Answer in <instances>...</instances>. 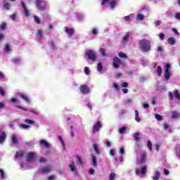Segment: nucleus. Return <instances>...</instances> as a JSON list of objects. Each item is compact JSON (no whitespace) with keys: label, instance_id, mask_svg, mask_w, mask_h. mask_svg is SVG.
<instances>
[{"label":"nucleus","instance_id":"33","mask_svg":"<svg viewBox=\"0 0 180 180\" xmlns=\"http://www.w3.org/2000/svg\"><path fill=\"white\" fill-rule=\"evenodd\" d=\"M135 120L138 122V123L141 122V119H140V117H139V111L137 110H135Z\"/></svg>","mask_w":180,"mask_h":180},{"label":"nucleus","instance_id":"57","mask_svg":"<svg viewBox=\"0 0 180 180\" xmlns=\"http://www.w3.org/2000/svg\"><path fill=\"white\" fill-rule=\"evenodd\" d=\"M20 167H21V169H27V165L23 164V163H21L20 164Z\"/></svg>","mask_w":180,"mask_h":180},{"label":"nucleus","instance_id":"21","mask_svg":"<svg viewBox=\"0 0 180 180\" xmlns=\"http://www.w3.org/2000/svg\"><path fill=\"white\" fill-rule=\"evenodd\" d=\"M69 168L72 172L77 173V167H75V162H72L70 165H69Z\"/></svg>","mask_w":180,"mask_h":180},{"label":"nucleus","instance_id":"14","mask_svg":"<svg viewBox=\"0 0 180 180\" xmlns=\"http://www.w3.org/2000/svg\"><path fill=\"white\" fill-rule=\"evenodd\" d=\"M65 30L68 37H71L74 34V28L65 27Z\"/></svg>","mask_w":180,"mask_h":180},{"label":"nucleus","instance_id":"10","mask_svg":"<svg viewBox=\"0 0 180 180\" xmlns=\"http://www.w3.org/2000/svg\"><path fill=\"white\" fill-rule=\"evenodd\" d=\"M80 91L83 94V95H88V94L91 92V89L86 85H83L80 86Z\"/></svg>","mask_w":180,"mask_h":180},{"label":"nucleus","instance_id":"62","mask_svg":"<svg viewBox=\"0 0 180 180\" xmlns=\"http://www.w3.org/2000/svg\"><path fill=\"white\" fill-rule=\"evenodd\" d=\"M21 127L22 128V129H29L30 127V126H29V125H26V124H21Z\"/></svg>","mask_w":180,"mask_h":180},{"label":"nucleus","instance_id":"28","mask_svg":"<svg viewBox=\"0 0 180 180\" xmlns=\"http://www.w3.org/2000/svg\"><path fill=\"white\" fill-rule=\"evenodd\" d=\"M91 32L93 36H98L99 34V30L96 27H94Z\"/></svg>","mask_w":180,"mask_h":180},{"label":"nucleus","instance_id":"6","mask_svg":"<svg viewBox=\"0 0 180 180\" xmlns=\"http://www.w3.org/2000/svg\"><path fill=\"white\" fill-rule=\"evenodd\" d=\"M86 56L88 57L89 60L96 61V52L92 50H88L86 51Z\"/></svg>","mask_w":180,"mask_h":180},{"label":"nucleus","instance_id":"18","mask_svg":"<svg viewBox=\"0 0 180 180\" xmlns=\"http://www.w3.org/2000/svg\"><path fill=\"white\" fill-rule=\"evenodd\" d=\"M6 140V133L1 132L0 134V144H4Z\"/></svg>","mask_w":180,"mask_h":180},{"label":"nucleus","instance_id":"32","mask_svg":"<svg viewBox=\"0 0 180 180\" xmlns=\"http://www.w3.org/2000/svg\"><path fill=\"white\" fill-rule=\"evenodd\" d=\"M179 114L178 112L176 111H173L172 114V119H178V117H179Z\"/></svg>","mask_w":180,"mask_h":180},{"label":"nucleus","instance_id":"9","mask_svg":"<svg viewBox=\"0 0 180 180\" xmlns=\"http://www.w3.org/2000/svg\"><path fill=\"white\" fill-rule=\"evenodd\" d=\"M146 157H147L146 152H141L139 156L137 158L138 164H143V162H146Z\"/></svg>","mask_w":180,"mask_h":180},{"label":"nucleus","instance_id":"42","mask_svg":"<svg viewBox=\"0 0 180 180\" xmlns=\"http://www.w3.org/2000/svg\"><path fill=\"white\" fill-rule=\"evenodd\" d=\"M118 56L120 58H127V55H126V53H124L123 52H119Z\"/></svg>","mask_w":180,"mask_h":180},{"label":"nucleus","instance_id":"41","mask_svg":"<svg viewBox=\"0 0 180 180\" xmlns=\"http://www.w3.org/2000/svg\"><path fill=\"white\" fill-rule=\"evenodd\" d=\"M21 60L19 58H14L12 59V63H14V64H19L20 63Z\"/></svg>","mask_w":180,"mask_h":180},{"label":"nucleus","instance_id":"56","mask_svg":"<svg viewBox=\"0 0 180 180\" xmlns=\"http://www.w3.org/2000/svg\"><path fill=\"white\" fill-rule=\"evenodd\" d=\"M5 27H6V23L3 22V23L0 25V30H4Z\"/></svg>","mask_w":180,"mask_h":180},{"label":"nucleus","instance_id":"12","mask_svg":"<svg viewBox=\"0 0 180 180\" xmlns=\"http://www.w3.org/2000/svg\"><path fill=\"white\" fill-rule=\"evenodd\" d=\"M34 160H36V153L33 152H30L29 153H27V161H28V162H32L34 161Z\"/></svg>","mask_w":180,"mask_h":180},{"label":"nucleus","instance_id":"22","mask_svg":"<svg viewBox=\"0 0 180 180\" xmlns=\"http://www.w3.org/2000/svg\"><path fill=\"white\" fill-rule=\"evenodd\" d=\"M18 95L20 96V98H22L23 101H25V102H29V97L26 94L18 93Z\"/></svg>","mask_w":180,"mask_h":180},{"label":"nucleus","instance_id":"27","mask_svg":"<svg viewBox=\"0 0 180 180\" xmlns=\"http://www.w3.org/2000/svg\"><path fill=\"white\" fill-rule=\"evenodd\" d=\"M97 71L102 74V71H103V65L102 63H98L97 65Z\"/></svg>","mask_w":180,"mask_h":180},{"label":"nucleus","instance_id":"50","mask_svg":"<svg viewBox=\"0 0 180 180\" xmlns=\"http://www.w3.org/2000/svg\"><path fill=\"white\" fill-rule=\"evenodd\" d=\"M125 131H126V127H125L120 128L119 132L120 133V134H124Z\"/></svg>","mask_w":180,"mask_h":180},{"label":"nucleus","instance_id":"37","mask_svg":"<svg viewBox=\"0 0 180 180\" xmlns=\"http://www.w3.org/2000/svg\"><path fill=\"white\" fill-rule=\"evenodd\" d=\"M99 52L101 53V56H103V57H106V50L105 49H103V48H101L100 49H99Z\"/></svg>","mask_w":180,"mask_h":180},{"label":"nucleus","instance_id":"1","mask_svg":"<svg viewBox=\"0 0 180 180\" xmlns=\"http://www.w3.org/2000/svg\"><path fill=\"white\" fill-rule=\"evenodd\" d=\"M139 49L143 53H148L151 50V42L148 39L139 41Z\"/></svg>","mask_w":180,"mask_h":180},{"label":"nucleus","instance_id":"51","mask_svg":"<svg viewBox=\"0 0 180 180\" xmlns=\"http://www.w3.org/2000/svg\"><path fill=\"white\" fill-rule=\"evenodd\" d=\"M112 88H114L115 91H119V85H117L116 82L112 83Z\"/></svg>","mask_w":180,"mask_h":180},{"label":"nucleus","instance_id":"8","mask_svg":"<svg viewBox=\"0 0 180 180\" xmlns=\"http://www.w3.org/2000/svg\"><path fill=\"white\" fill-rule=\"evenodd\" d=\"M51 171H53V167L50 165L44 166L38 170L40 174H49V172H51Z\"/></svg>","mask_w":180,"mask_h":180},{"label":"nucleus","instance_id":"17","mask_svg":"<svg viewBox=\"0 0 180 180\" xmlns=\"http://www.w3.org/2000/svg\"><path fill=\"white\" fill-rule=\"evenodd\" d=\"M11 141L14 146H17L19 143V140L18 139V136L16 134H13L11 136Z\"/></svg>","mask_w":180,"mask_h":180},{"label":"nucleus","instance_id":"4","mask_svg":"<svg viewBox=\"0 0 180 180\" xmlns=\"http://www.w3.org/2000/svg\"><path fill=\"white\" fill-rule=\"evenodd\" d=\"M103 127V125H102V122L101 121H97L92 127V134L93 136H95L96 133H99L101 131V129Z\"/></svg>","mask_w":180,"mask_h":180},{"label":"nucleus","instance_id":"54","mask_svg":"<svg viewBox=\"0 0 180 180\" xmlns=\"http://www.w3.org/2000/svg\"><path fill=\"white\" fill-rule=\"evenodd\" d=\"M74 129V127L72 125L70 126V134L71 137H75V135L74 134V131L72 130Z\"/></svg>","mask_w":180,"mask_h":180},{"label":"nucleus","instance_id":"48","mask_svg":"<svg viewBox=\"0 0 180 180\" xmlns=\"http://www.w3.org/2000/svg\"><path fill=\"white\" fill-rule=\"evenodd\" d=\"M25 123H27V124H34V122L32 120H25Z\"/></svg>","mask_w":180,"mask_h":180},{"label":"nucleus","instance_id":"29","mask_svg":"<svg viewBox=\"0 0 180 180\" xmlns=\"http://www.w3.org/2000/svg\"><path fill=\"white\" fill-rule=\"evenodd\" d=\"M129 37H130V35L129 34V33H127L122 39V44H126V43H127V41H129Z\"/></svg>","mask_w":180,"mask_h":180},{"label":"nucleus","instance_id":"44","mask_svg":"<svg viewBox=\"0 0 180 180\" xmlns=\"http://www.w3.org/2000/svg\"><path fill=\"white\" fill-rule=\"evenodd\" d=\"M155 117L156 119V120L160 122L161 120H162V116L160 114H155Z\"/></svg>","mask_w":180,"mask_h":180},{"label":"nucleus","instance_id":"20","mask_svg":"<svg viewBox=\"0 0 180 180\" xmlns=\"http://www.w3.org/2000/svg\"><path fill=\"white\" fill-rule=\"evenodd\" d=\"M93 148H94V150L95 151V153L97 155H99V154H101V150H99V144L98 143H94L93 145Z\"/></svg>","mask_w":180,"mask_h":180},{"label":"nucleus","instance_id":"34","mask_svg":"<svg viewBox=\"0 0 180 180\" xmlns=\"http://www.w3.org/2000/svg\"><path fill=\"white\" fill-rule=\"evenodd\" d=\"M156 72L159 77H161V75H162V69L161 68V66H158L157 68Z\"/></svg>","mask_w":180,"mask_h":180},{"label":"nucleus","instance_id":"40","mask_svg":"<svg viewBox=\"0 0 180 180\" xmlns=\"http://www.w3.org/2000/svg\"><path fill=\"white\" fill-rule=\"evenodd\" d=\"M144 15L139 13L136 17V20H144Z\"/></svg>","mask_w":180,"mask_h":180},{"label":"nucleus","instance_id":"7","mask_svg":"<svg viewBox=\"0 0 180 180\" xmlns=\"http://www.w3.org/2000/svg\"><path fill=\"white\" fill-rule=\"evenodd\" d=\"M46 1L44 0H37L36 6L39 9V11H46Z\"/></svg>","mask_w":180,"mask_h":180},{"label":"nucleus","instance_id":"46","mask_svg":"<svg viewBox=\"0 0 180 180\" xmlns=\"http://www.w3.org/2000/svg\"><path fill=\"white\" fill-rule=\"evenodd\" d=\"M160 175H161L160 172H156L155 176H153V179L158 180L160 179Z\"/></svg>","mask_w":180,"mask_h":180},{"label":"nucleus","instance_id":"31","mask_svg":"<svg viewBox=\"0 0 180 180\" xmlns=\"http://www.w3.org/2000/svg\"><path fill=\"white\" fill-rule=\"evenodd\" d=\"M91 165H93V167H96V165H98V162H96V156L95 155H92Z\"/></svg>","mask_w":180,"mask_h":180},{"label":"nucleus","instance_id":"15","mask_svg":"<svg viewBox=\"0 0 180 180\" xmlns=\"http://www.w3.org/2000/svg\"><path fill=\"white\" fill-rule=\"evenodd\" d=\"M37 40H38V41L43 40V31L41 30H37Z\"/></svg>","mask_w":180,"mask_h":180},{"label":"nucleus","instance_id":"19","mask_svg":"<svg viewBox=\"0 0 180 180\" xmlns=\"http://www.w3.org/2000/svg\"><path fill=\"white\" fill-rule=\"evenodd\" d=\"M21 5H22V7L23 8L24 11H25V16H30V11H29L27 9V8H26V4H25V2L22 1L21 2Z\"/></svg>","mask_w":180,"mask_h":180},{"label":"nucleus","instance_id":"25","mask_svg":"<svg viewBox=\"0 0 180 180\" xmlns=\"http://www.w3.org/2000/svg\"><path fill=\"white\" fill-rule=\"evenodd\" d=\"M134 140L136 142H139L140 140H141V138H140V133L136 132L134 134Z\"/></svg>","mask_w":180,"mask_h":180},{"label":"nucleus","instance_id":"61","mask_svg":"<svg viewBox=\"0 0 180 180\" xmlns=\"http://www.w3.org/2000/svg\"><path fill=\"white\" fill-rule=\"evenodd\" d=\"M174 18H175V19H177V20H180V13H176L174 15Z\"/></svg>","mask_w":180,"mask_h":180},{"label":"nucleus","instance_id":"26","mask_svg":"<svg viewBox=\"0 0 180 180\" xmlns=\"http://www.w3.org/2000/svg\"><path fill=\"white\" fill-rule=\"evenodd\" d=\"M4 51L5 53H11V51H12V46L9 44H6L4 46Z\"/></svg>","mask_w":180,"mask_h":180},{"label":"nucleus","instance_id":"38","mask_svg":"<svg viewBox=\"0 0 180 180\" xmlns=\"http://www.w3.org/2000/svg\"><path fill=\"white\" fill-rule=\"evenodd\" d=\"M0 178L1 179H5V178H6V176L5 175V172H4L2 169H0Z\"/></svg>","mask_w":180,"mask_h":180},{"label":"nucleus","instance_id":"55","mask_svg":"<svg viewBox=\"0 0 180 180\" xmlns=\"http://www.w3.org/2000/svg\"><path fill=\"white\" fill-rule=\"evenodd\" d=\"M142 105L144 109H148L150 108V105L148 103H143Z\"/></svg>","mask_w":180,"mask_h":180},{"label":"nucleus","instance_id":"24","mask_svg":"<svg viewBox=\"0 0 180 180\" xmlns=\"http://www.w3.org/2000/svg\"><path fill=\"white\" fill-rule=\"evenodd\" d=\"M25 155V151L23 150H19L16 153L15 158H22Z\"/></svg>","mask_w":180,"mask_h":180},{"label":"nucleus","instance_id":"53","mask_svg":"<svg viewBox=\"0 0 180 180\" xmlns=\"http://www.w3.org/2000/svg\"><path fill=\"white\" fill-rule=\"evenodd\" d=\"M84 74L86 75H89V68L88 67L84 68Z\"/></svg>","mask_w":180,"mask_h":180},{"label":"nucleus","instance_id":"5","mask_svg":"<svg viewBox=\"0 0 180 180\" xmlns=\"http://www.w3.org/2000/svg\"><path fill=\"white\" fill-rule=\"evenodd\" d=\"M135 174L140 178H144V176H146V174H147V166H143L141 168H136Z\"/></svg>","mask_w":180,"mask_h":180},{"label":"nucleus","instance_id":"3","mask_svg":"<svg viewBox=\"0 0 180 180\" xmlns=\"http://www.w3.org/2000/svg\"><path fill=\"white\" fill-rule=\"evenodd\" d=\"M171 68H172V67L171 66V64L167 63L165 65L164 77L166 81H169V78H171V76L172 75V72H171Z\"/></svg>","mask_w":180,"mask_h":180},{"label":"nucleus","instance_id":"64","mask_svg":"<svg viewBox=\"0 0 180 180\" xmlns=\"http://www.w3.org/2000/svg\"><path fill=\"white\" fill-rule=\"evenodd\" d=\"M159 37H160V40H162L163 39H165V34H164V33H160V34H159Z\"/></svg>","mask_w":180,"mask_h":180},{"label":"nucleus","instance_id":"52","mask_svg":"<svg viewBox=\"0 0 180 180\" xmlns=\"http://www.w3.org/2000/svg\"><path fill=\"white\" fill-rule=\"evenodd\" d=\"M0 95L1 96H5L6 95L5 90L1 86H0Z\"/></svg>","mask_w":180,"mask_h":180},{"label":"nucleus","instance_id":"35","mask_svg":"<svg viewBox=\"0 0 180 180\" xmlns=\"http://www.w3.org/2000/svg\"><path fill=\"white\" fill-rule=\"evenodd\" d=\"M3 6H4V9H6L8 11L9 9V8H11V4L4 1L3 2Z\"/></svg>","mask_w":180,"mask_h":180},{"label":"nucleus","instance_id":"43","mask_svg":"<svg viewBox=\"0 0 180 180\" xmlns=\"http://www.w3.org/2000/svg\"><path fill=\"white\" fill-rule=\"evenodd\" d=\"M30 112L31 113H33L34 115H36V116H39V112H38L37 109H36V108L31 109L30 110Z\"/></svg>","mask_w":180,"mask_h":180},{"label":"nucleus","instance_id":"11","mask_svg":"<svg viewBox=\"0 0 180 180\" xmlns=\"http://www.w3.org/2000/svg\"><path fill=\"white\" fill-rule=\"evenodd\" d=\"M122 64V60L117 57H115L112 62V66L114 68H119Z\"/></svg>","mask_w":180,"mask_h":180},{"label":"nucleus","instance_id":"39","mask_svg":"<svg viewBox=\"0 0 180 180\" xmlns=\"http://www.w3.org/2000/svg\"><path fill=\"white\" fill-rule=\"evenodd\" d=\"M34 22L37 23V25H40L41 23V21L40 20V18L37 15H34Z\"/></svg>","mask_w":180,"mask_h":180},{"label":"nucleus","instance_id":"16","mask_svg":"<svg viewBox=\"0 0 180 180\" xmlns=\"http://www.w3.org/2000/svg\"><path fill=\"white\" fill-rule=\"evenodd\" d=\"M76 162L77 165H84L85 164L84 159L79 155L76 156Z\"/></svg>","mask_w":180,"mask_h":180},{"label":"nucleus","instance_id":"49","mask_svg":"<svg viewBox=\"0 0 180 180\" xmlns=\"http://www.w3.org/2000/svg\"><path fill=\"white\" fill-rule=\"evenodd\" d=\"M147 147L150 151H151V150H153V144H151V141H148Z\"/></svg>","mask_w":180,"mask_h":180},{"label":"nucleus","instance_id":"59","mask_svg":"<svg viewBox=\"0 0 180 180\" xmlns=\"http://www.w3.org/2000/svg\"><path fill=\"white\" fill-rule=\"evenodd\" d=\"M104 143H105L106 147H110L111 144H110V141H109V140L106 139Z\"/></svg>","mask_w":180,"mask_h":180},{"label":"nucleus","instance_id":"23","mask_svg":"<svg viewBox=\"0 0 180 180\" xmlns=\"http://www.w3.org/2000/svg\"><path fill=\"white\" fill-rule=\"evenodd\" d=\"M167 43L170 44V46H175V43H176V40L174 37H169L167 39Z\"/></svg>","mask_w":180,"mask_h":180},{"label":"nucleus","instance_id":"60","mask_svg":"<svg viewBox=\"0 0 180 180\" xmlns=\"http://www.w3.org/2000/svg\"><path fill=\"white\" fill-rule=\"evenodd\" d=\"M157 51H158V53H162L164 51L162 46H158L157 49Z\"/></svg>","mask_w":180,"mask_h":180},{"label":"nucleus","instance_id":"30","mask_svg":"<svg viewBox=\"0 0 180 180\" xmlns=\"http://www.w3.org/2000/svg\"><path fill=\"white\" fill-rule=\"evenodd\" d=\"M176 155L180 160V145H177L175 148Z\"/></svg>","mask_w":180,"mask_h":180},{"label":"nucleus","instance_id":"45","mask_svg":"<svg viewBox=\"0 0 180 180\" xmlns=\"http://www.w3.org/2000/svg\"><path fill=\"white\" fill-rule=\"evenodd\" d=\"M115 178H116V174L115 172H111L110 174L109 179L110 180H115Z\"/></svg>","mask_w":180,"mask_h":180},{"label":"nucleus","instance_id":"58","mask_svg":"<svg viewBox=\"0 0 180 180\" xmlns=\"http://www.w3.org/2000/svg\"><path fill=\"white\" fill-rule=\"evenodd\" d=\"M168 95L170 101H172V99H174V94H172V92L169 91Z\"/></svg>","mask_w":180,"mask_h":180},{"label":"nucleus","instance_id":"36","mask_svg":"<svg viewBox=\"0 0 180 180\" xmlns=\"http://www.w3.org/2000/svg\"><path fill=\"white\" fill-rule=\"evenodd\" d=\"M58 139L63 147V150L65 151V142H64V139H63V137L61 136H58Z\"/></svg>","mask_w":180,"mask_h":180},{"label":"nucleus","instance_id":"13","mask_svg":"<svg viewBox=\"0 0 180 180\" xmlns=\"http://www.w3.org/2000/svg\"><path fill=\"white\" fill-rule=\"evenodd\" d=\"M39 144L45 148H50V147H51V145L44 139L39 141Z\"/></svg>","mask_w":180,"mask_h":180},{"label":"nucleus","instance_id":"2","mask_svg":"<svg viewBox=\"0 0 180 180\" xmlns=\"http://www.w3.org/2000/svg\"><path fill=\"white\" fill-rule=\"evenodd\" d=\"M102 0L101 6H110V9L113 10L116 6H117V1L115 0Z\"/></svg>","mask_w":180,"mask_h":180},{"label":"nucleus","instance_id":"47","mask_svg":"<svg viewBox=\"0 0 180 180\" xmlns=\"http://www.w3.org/2000/svg\"><path fill=\"white\" fill-rule=\"evenodd\" d=\"M174 95L176 99H179V101H180V94H179V92L178 91V90H176L174 91Z\"/></svg>","mask_w":180,"mask_h":180},{"label":"nucleus","instance_id":"63","mask_svg":"<svg viewBox=\"0 0 180 180\" xmlns=\"http://www.w3.org/2000/svg\"><path fill=\"white\" fill-rule=\"evenodd\" d=\"M78 20H84V14H80L77 16Z\"/></svg>","mask_w":180,"mask_h":180}]
</instances>
